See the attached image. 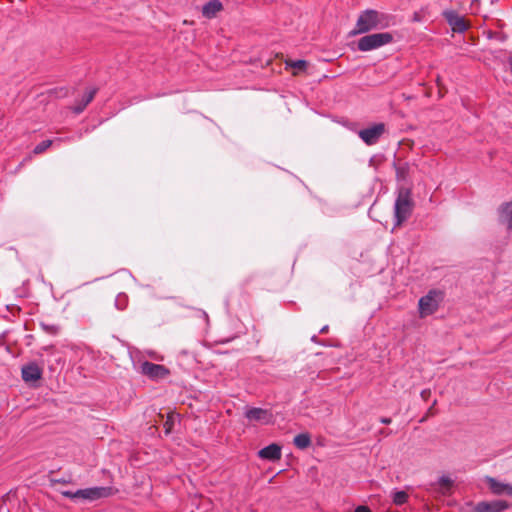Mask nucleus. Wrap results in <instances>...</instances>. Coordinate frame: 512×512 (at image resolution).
Returning <instances> with one entry per match:
<instances>
[{
    "instance_id": "nucleus-1",
    "label": "nucleus",
    "mask_w": 512,
    "mask_h": 512,
    "mask_svg": "<svg viewBox=\"0 0 512 512\" xmlns=\"http://www.w3.org/2000/svg\"><path fill=\"white\" fill-rule=\"evenodd\" d=\"M392 20L393 17L390 14L375 9H366L359 14L355 27L350 31V36L388 28Z\"/></svg>"
},
{
    "instance_id": "nucleus-2",
    "label": "nucleus",
    "mask_w": 512,
    "mask_h": 512,
    "mask_svg": "<svg viewBox=\"0 0 512 512\" xmlns=\"http://www.w3.org/2000/svg\"><path fill=\"white\" fill-rule=\"evenodd\" d=\"M413 207L414 203L411 198V191L406 188H401L398 191L394 204V228L400 227L411 216Z\"/></svg>"
},
{
    "instance_id": "nucleus-3",
    "label": "nucleus",
    "mask_w": 512,
    "mask_h": 512,
    "mask_svg": "<svg viewBox=\"0 0 512 512\" xmlns=\"http://www.w3.org/2000/svg\"><path fill=\"white\" fill-rule=\"evenodd\" d=\"M392 41L393 35L389 32L373 33L361 37L357 42V48L361 52H368L390 44Z\"/></svg>"
},
{
    "instance_id": "nucleus-4",
    "label": "nucleus",
    "mask_w": 512,
    "mask_h": 512,
    "mask_svg": "<svg viewBox=\"0 0 512 512\" xmlns=\"http://www.w3.org/2000/svg\"><path fill=\"white\" fill-rule=\"evenodd\" d=\"M444 294L440 290L432 289L419 299L420 317H426L435 313L443 300Z\"/></svg>"
},
{
    "instance_id": "nucleus-5",
    "label": "nucleus",
    "mask_w": 512,
    "mask_h": 512,
    "mask_svg": "<svg viewBox=\"0 0 512 512\" xmlns=\"http://www.w3.org/2000/svg\"><path fill=\"white\" fill-rule=\"evenodd\" d=\"M386 126L384 123H376L370 127L361 129L358 136L366 145H375L380 140L381 136L385 133Z\"/></svg>"
},
{
    "instance_id": "nucleus-6",
    "label": "nucleus",
    "mask_w": 512,
    "mask_h": 512,
    "mask_svg": "<svg viewBox=\"0 0 512 512\" xmlns=\"http://www.w3.org/2000/svg\"><path fill=\"white\" fill-rule=\"evenodd\" d=\"M110 494L111 488L109 487H91L75 491L73 493V499H86L92 501L108 497Z\"/></svg>"
},
{
    "instance_id": "nucleus-7",
    "label": "nucleus",
    "mask_w": 512,
    "mask_h": 512,
    "mask_svg": "<svg viewBox=\"0 0 512 512\" xmlns=\"http://www.w3.org/2000/svg\"><path fill=\"white\" fill-rule=\"evenodd\" d=\"M141 373L152 380H160L166 378L170 371L164 365L155 364L145 361L141 364Z\"/></svg>"
},
{
    "instance_id": "nucleus-8",
    "label": "nucleus",
    "mask_w": 512,
    "mask_h": 512,
    "mask_svg": "<svg viewBox=\"0 0 512 512\" xmlns=\"http://www.w3.org/2000/svg\"><path fill=\"white\" fill-rule=\"evenodd\" d=\"M512 507V504L506 500H492L478 502L474 507V512H504Z\"/></svg>"
},
{
    "instance_id": "nucleus-9",
    "label": "nucleus",
    "mask_w": 512,
    "mask_h": 512,
    "mask_svg": "<svg viewBox=\"0 0 512 512\" xmlns=\"http://www.w3.org/2000/svg\"><path fill=\"white\" fill-rule=\"evenodd\" d=\"M245 417L250 422L260 423L262 425H268L273 423V414L270 410L263 408H249L245 412Z\"/></svg>"
},
{
    "instance_id": "nucleus-10",
    "label": "nucleus",
    "mask_w": 512,
    "mask_h": 512,
    "mask_svg": "<svg viewBox=\"0 0 512 512\" xmlns=\"http://www.w3.org/2000/svg\"><path fill=\"white\" fill-rule=\"evenodd\" d=\"M443 16L454 32L463 33L469 28V24L465 18L460 16L456 11H444Z\"/></svg>"
},
{
    "instance_id": "nucleus-11",
    "label": "nucleus",
    "mask_w": 512,
    "mask_h": 512,
    "mask_svg": "<svg viewBox=\"0 0 512 512\" xmlns=\"http://www.w3.org/2000/svg\"><path fill=\"white\" fill-rule=\"evenodd\" d=\"M21 374L24 382H35L42 378L43 370L36 362H30L22 366Z\"/></svg>"
},
{
    "instance_id": "nucleus-12",
    "label": "nucleus",
    "mask_w": 512,
    "mask_h": 512,
    "mask_svg": "<svg viewBox=\"0 0 512 512\" xmlns=\"http://www.w3.org/2000/svg\"><path fill=\"white\" fill-rule=\"evenodd\" d=\"M497 212L499 223L505 226L508 233H512V201L502 203Z\"/></svg>"
},
{
    "instance_id": "nucleus-13",
    "label": "nucleus",
    "mask_w": 512,
    "mask_h": 512,
    "mask_svg": "<svg viewBox=\"0 0 512 512\" xmlns=\"http://www.w3.org/2000/svg\"><path fill=\"white\" fill-rule=\"evenodd\" d=\"M485 481H486L490 491L494 495L512 496V485L511 484L502 483L493 477H486Z\"/></svg>"
},
{
    "instance_id": "nucleus-14",
    "label": "nucleus",
    "mask_w": 512,
    "mask_h": 512,
    "mask_svg": "<svg viewBox=\"0 0 512 512\" xmlns=\"http://www.w3.org/2000/svg\"><path fill=\"white\" fill-rule=\"evenodd\" d=\"M258 456H259V458H261L263 460H268V461H273V462L280 460L281 456H282L281 446L276 443H272V444L260 449L258 451Z\"/></svg>"
},
{
    "instance_id": "nucleus-15",
    "label": "nucleus",
    "mask_w": 512,
    "mask_h": 512,
    "mask_svg": "<svg viewBox=\"0 0 512 512\" xmlns=\"http://www.w3.org/2000/svg\"><path fill=\"white\" fill-rule=\"evenodd\" d=\"M223 10V4L219 0H210L202 7V15L207 19L216 17Z\"/></svg>"
},
{
    "instance_id": "nucleus-16",
    "label": "nucleus",
    "mask_w": 512,
    "mask_h": 512,
    "mask_svg": "<svg viewBox=\"0 0 512 512\" xmlns=\"http://www.w3.org/2000/svg\"><path fill=\"white\" fill-rule=\"evenodd\" d=\"M96 93V88H92L89 91H87L83 96L82 100L73 107V112L76 114H80L81 112H83L84 109L88 106V104L92 102Z\"/></svg>"
},
{
    "instance_id": "nucleus-17",
    "label": "nucleus",
    "mask_w": 512,
    "mask_h": 512,
    "mask_svg": "<svg viewBox=\"0 0 512 512\" xmlns=\"http://www.w3.org/2000/svg\"><path fill=\"white\" fill-rule=\"evenodd\" d=\"M293 444L301 450L307 449L311 445V436L309 433H300L293 439Z\"/></svg>"
},
{
    "instance_id": "nucleus-18",
    "label": "nucleus",
    "mask_w": 512,
    "mask_h": 512,
    "mask_svg": "<svg viewBox=\"0 0 512 512\" xmlns=\"http://www.w3.org/2000/svg\"><path fill=\"white\" fill-rule=\"evenodd\" d=\"M437 485L439 486V491L443 495H446V494H449V492L453 486V481L447 476H442L439 478Z\"/></svg>"
},
{
    "instance_id": "nucleus-19",
    "label": "nucleus",
    "mask_w": 512,
    "mask_h": 512,
    "mask_svg": "<svg viewBox=\"0 0 512 512\" xmlns=\"http://www.w3.org/2000/svg\"><path fill=\"white\" fill-rule=\"evenodd\" d=\"M409 174V164L399 163V165H396V177L399 181H403L407 178Z\"/></svg>"
},
{
    "instance_id": "nucleus-20",
    "label": "nucleus",
    "mask_w": 512,
    "mask_h": 512,
    "mask_svg": "<svg viewBox=\"0 0 512 512\" xmlns=\"http://www.w3.org/2000/svg\"><path fill=\"white\" fill-rule=\"evenodd\" d=\"M408 500V494L405 491H396L393 494V503L397 506L405 504Z\"/></svg>"
},
{
    "instance_id": "nucleus-21",
    "label": "nucleus",
    "mask_w": 512,
    "mask_h": 512,
    "mask_svg": "<svg viewBox=\"0 0 512 512\" xmlns=\"http://www.w3.org/2000/svg\"><path fill=\"white\" fill-rule=\"evenodd\" d=\"M128 305V296L124 293H120L116 296L115 306L119 310H124Z\"/></svg>"
},
{
    "instance_id": "nucleus-22",
    "label": "nucleus",
    "mask_w": 512,
    "mask_h": 512,
    "mask_svg": "<svg viewBox=\"0 0 512 512\" xmlns=\"http://www.w3.org/2000/svg\"><path fill=\"white\" fill-rule=\"evenodd\" d=\"M53 141L52 140H44L42 142H40L39 144H37L33 150L34 154H41L43 152H45L51 145H52Z\"/></svg>"
},
{
    "instance_id": "nucleus-23",
    "label": "nucleus",
    "mask_w": 512,
    "mask_h": 512,
    "mask_svg": "<svg viewBox=\"0 0 512 512\" xmlns=\"http://www.w3.org/2000/svg\"><path fill=\"white\" fill-rule=\"evenodd\" d=\"M288 65L290 67H292V68L297 69V70H305L307 65H308V63L305 60H295V61H290L288 63Z\"/></svg>"
},
{
    "instance_id": "nucleus-24",
    "label": "nucleus",
    "mask_w": 512,
    "mask_h": 512,
    "mask_svg": "<svg viewBox=\"0 0 512 512\" xmlns=\"http://www.w3.org/2000/svg\"><path fill=\"white\" fill-rule=\"evenodd\" d=\"M41 326L49 334L56 335L59 332V327L56 325L42 323Z\"/></svg>"
},
{
    "instance_id": "nucleus-25",
    "label": "nucleus",
    "mask_w": 512,
    "mask_h": 512,
    "mask_svg": "<svg viewBox=\"0 0 512 512\" xmlns=\"http://www.w3.org/2000/svg\"><path fill=\"white\" fill-rule=\"evenodd\" d=\"M436 403H437V401L434 400V402L431 405V407L427 410L426 414L420 420V423H423L424 421H426L428 417L435 415V413H436V411H435Z\"/></svg>"
},
{
    "instance_id": "nucleus-26",
    "label": "nucleus",
    "mask_w": 512,
    "mask_h": 512,
    "mask_svg": "<svg viewBox=\"0 0 512 512\" xmlns=\"http://www.w3.org/2000/svg\"><path fill=\"white\" fill-rule=\"evenodd\" d=\"M164 427L166 434H169L173 427V421L170 419V417H168V419L166 420Z\"/></svg>"
},
{
    "instance_id": "nucleus-27",
    "label": "nucleus",
    "mask_w": 512,
    "mask_h": 512,
    "mask_svg": "<svg viewBox=\"0 0 512 512\" xmlns=\"http://www.w3.org/2000/svg\"><path fill=\"white\" fill-rule=\"evenodd\" d=\"M421 398L424 400V401H427L431 395V390L430 389H424L421 391Z\"/></svg>"
},
{
    "instance_id": "nucleus-28",
    "label": "nucleus",
    "mask_w": 512,
    "mask_h": 512,
    "mask_svg": "<svg viewBox=\"0 0 512 512\" xmlns=\"http://www.w3.org/2000/svg\"><path fill=\"white\" fill-rule=\"evenodd\" d=\"M355 512H371L370 508L367 506H358L355 509Z\"/></svg>"
},
{
    "instance_id": "nucleus-29",
    "label": "nucleus",
    "mask_w": 512,
    "mask_h": 512,
    "mask_svg": "<svg viewBox=\"0 0 512 512\" xmlns=\"http://www.w3.org/2000/svg\"><path fill=\"white\" fill-rule=\"evenodd\" d=\"M73 491H69V490H65V491H61V494L66 497V498H70V499H73Z\"/></svg>"
},
{
    "instance_id": "nucleus-30",
    "label": "nucleus",
    "mask_w": 512,
    "mask_h": 512,
    "mask_svg": "<svg viewBox=\"0 0 512 512\" xmlns=\"http://www.w3.org/2000/svg\"><path fill=\"white\" fill-rule=\"evenodd\" d=\"M380 422H381L382 424H386V425H388V424H390V423L392 422V420H391V418H388V417H382V418L380 419Z\"/></svg>"
},
{
    "instance_id": "nucleus-31",
    "label": "nucleus",
    "mask_w": 512,
    "mask_h": 512,
    "mask_svg": "<svg viewBox=\"0 0 512 512\" xmlns=\"http://www.w3.org/2000/svg\"><path fill=\"white\" fill-rule=\"evenodd\" d=\"M329 331V326L328 325H325L323 326L321 329H320V334H325Z\"/></svg>"
},
{
    "instance_id": "nucleus-32",
    "label": "nucleus",
    "mask_w": 512,
    "mask_h": 512,
    "mask_svg": "<svg viewBox=\"0 0 512 512\" xmlns=\"http://www.w3.org/2000/svg\"><path fill=\"white\" fill-rule=\"evenodd\" d=\"M51 481H52L53 483H63V484H64V483H67V481H66V480H64V479H52Z\"/></svg>"
},
{
    "instance_id": "nucleus-33",
    "label": "nucleus",
    "mask_w": 512,
    "mask_h": 512,
    "mask_svg": "<svg viewBox=\"0 0 512 512\" xmlns=\"http://www.w3.org/2000/svg\"><path fill=\"white\" fill-rule=\"evenodd\" d=\"M508 65H509V69H510V71H511V73H512V57H510V58L508 59Z\"/></svg>"
},
{
    "instance_id": "nucleus-34",
    "label": "nucleus",
    "mask_w": 512,
    "mask_h": 512,
    "mask_svg": "<svg viewBox=\"0 0 512 512\" xmlns=\"http://www.w3.org/2000/svg\"><path fill=\"white\" fill-rule=\"evenodd\" d=\"M311 339H312V341H314V342H317V341H318V340H317V336H315V335H314Z\"/></svg>"
}]
</instances>
